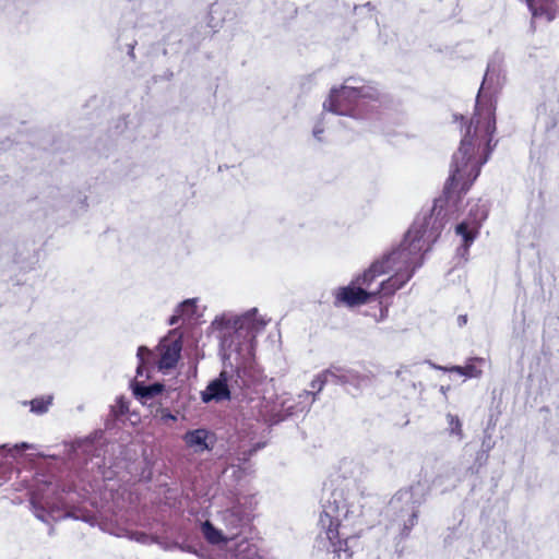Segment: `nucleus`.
<instances>
[{
	"instance_id": "19",
	"label": "nucleus",
	"mask_w": 559,
	"mask_h": 559,
	"mask_svg": "<svg viewBox=\"0 0 559 559\" xmlns=\"http://www.w3.org/2000/svg\"><path fill=\"white\" fill-rule=\"evenodd\" d=\"M234 559H261L257 545L247 539L237 544L234 554Z\"/></svg>"
},
{
	"instance_id": "3",
	"label": "nucleus",
	"mask_w": 559,
	"mask_h": 559,
	"mask_svg": "<svg viewBox=\"0 0 559 559\" xmlns=\"http://www.w3.org/2000/svg\"><path fill=\"white\" fill-rule=\"evenodd\" d=\"M448 222L442 206L435 203L429 214L418 216L397 247L374 260L368 270L357 277L361 285L370 287L372 282L386 273L409 274V280L424 264V253L437 241Z\"/></svg>"
},
{
	"instance_id": "38",
	"label": "nucleus",
	"mask_w": 559,
	"mask_h": 559,
	"mask_svg": "<svg viewBox=\"0 0 559 559\" xmlns=\"http://www.w3.org/2000/svg\"><path fill=\"white\" fill-rule=\"evenodd\" d=\"M323 534H324V530H322V532H320L319 537H322Z\"/></svg>"
},
{
	"instance_id": "39",
	"label": "nucleus",
	"mask_w": 559,
	"mask_h": 559,
	"mask_svg": "<svg viewBox=\"0 0 559 559\" xmlns=\"http://www.w3.org/2000/svg\"><path fill=\"white\" fill-rule=\"evenodd\" d=\"M323 534H324V530H322V532H320L319 537H322Z\"/></svg>"
},
{
	"instance_id": "30",
	"label": "nucleus",
	"mask_w": 559,
	"mask_h": 559,
	"mask_svg": "<svg viewBox=\"0 0 559 559\" xmlns=\"http://www.w3.org/2000/svg\"><path fill=\"white\" fill-rule=\"evenodd\" d=\"M160 419L166 423L168 420H176V416L173 415L170 412H168L167 409H163L160 412Z\"/></svg>"
},
{
	"instance_id": "9",
	"label": "nucleus",
	"mask_w": 559,
	"mask_h": 559,
	"mask_svg": "<svg viewBox=\"0 0 559 559\" xmlns=\"http://www.w3.org/2000/svg\"><path fill=\"white\" fill-rule=\"evenodd\" d=\"M488 206L481 200L469 203L468 217L460 223L455 231L463 239V246L459 252L463 255L468 251L469 246L478 235L481 223L487 218Z\"/></svg>"
},
{
	"instance_id": "33",
	"label": "nucleus",
	"mask_w": 559,
	"mask_h": 559,
	"mask_svg": "<svg viewBox=\"0 0 559 559\" xmlns=\"http://www.w3.org/2000/svg\"><path fill=\"white\" fill-rule=\"evenodd\" d=\"M466 322H467V316L466 314H461V316L457 317V324L460 326L465 325Z\"/></svg>"
},
{
	"instance_id": "8",
	"label": "nucleus",
	"mask_w": 559,
	"mask_h": 559,
	"mask_svg": "<svg viewBox=\"0 0 559 559\" xmlns=\"http://www.w3.org/2000/svg\"><path fill=\"white\" fill-rule=\"evenodd\" d=\"M31 506L35 516L48 523L50 513L63 506L58 485L52 481L37 484L31 498Z\"/></svg>"
},
{
	"instance_id": "16",
	"label": "nucleus",
	"mask_w": 559,
	"mask_h": 559,
	"mask_svg": "<svg viewBox=\"0 0 559 559\" xmlns=\"http://www.w3.org/2000/svg\"><path fill=\"white\" fill-rule=\"evenodd\" d=\"M201 532L206 542L212 545L227 544L231 540L224 528H216L210 521L202 523Z\"/></svg>"
},
{
	"instance_id": "12",
	"label": "nucleus",
	"mask_w": 559,
	"mask_h": 559,
	"mask_svg": "<svg viewBox=\"0 0 559 559\" xmlns=\"http://www.w3.org/2000/svg\"><path fill=\"white\" fill-rule=\"evenodd\" d=\"M366 285H361L357 282H353L350 285L340 287L335 292V306H347L349 308L364 305L369 300H373L371 290L362 288Z\"/></svg>"
},
{
	"instance_id": "28",
	"label": "nucleus",
	"mask_w": 559,
	"mask_h": 559,
	"mask_svg": "<svg viewBox=\"0 0 559 559\" xmlns=\"http://www.w3.org/2000/svg\"><path fill=\"white\" fill-rule=\"evenodd\" d=\"M336 370H340V366H331L322 371L328 383L338 384V372Z\"/></svg>"
},
{
	"instance_id": "13",
	"label": "nucleus",
	"mask_w": 559,
	"mask_h": 559,
	"mask_svg": "<svg viewBox=\"0 0 559 559\" xmlns=\"http://www.w3.org/2000/svg\"><path fill=\"white\" fill-rule=\"evenodd\" d=\"M534 19L552 21L559 14V0H525Z\"/></svg>"
},
{
	"instance_id": "10",
	"label": "nucleus",
	"mask_w": 559,
	"mask_h": 559,
	"mask_svg": "<svg viewBox=\"0 0 559 559\" xmlns=\"http://www.w3.org/2000/svg\"><path fill=\"white\" fill-rule=\"evenodd\" d=\"M217 521L225 530L227 536L234 540L243 534L250 525V513L239 503L226 508L217 513Z\"/></svg>"
},
{
	"instance_id": "18",
	"label": "nucleus",
	"mask_w": 559,
	"mask_h": 559,
	"mask_svg": "<svg viewBox=\"0 0 559 559\" xmlns=\"http://www.w3.org/2000/svg\"><path fill=\"white\" fill-rule=\"evenodd\" d=\"M197 299H187L182 301L169 318V324L175 325L180 319H191L197 312Z\"/></svg>"
},
{
	"instance_id": "26",
	"label": "nucleus",
	"mask_w": 559,
	"mask_h": 559,
	"mask_svg": "<svg viewBox=\"0 0 559 559\" xmlns=\"http://www.w3.org/2000/svg\"><path fill=\"white\" fill-rule=\"evenodd\" d=\"M152 355V352L144 347V346H140L138 348V353H136V357L139 359V366L136 368V374L139 377H142L143 376V370H144V362H145V356H151Z\"/></svg>"
},
{
	"instance_id": "34",
	"label": "nucleus",
	"mask_w": 559,
	"mask_h": 559,
	"mask_svg": "<svg viewBox=\"0 0 559 559\" xmlns=\"http://www.w3.org/2000/svg\"><path fill=\"white\" fill-rule=\"evenodd\" d=\"M451 371H454L461 376H464V366H454L451 368Z\"/></svg>"
},
{
	"instance_id": "15",
	"label": "nucleus",
	"mask_w": 559,
	"mask_h": 559,
	"mask_svg": "<svg viewBox=\"0 0 559 559\" xmlns=\"http://www.w3.org/2000/svg\"><path fill=\"white\" fill-rule=\"evenodd\" d=\"M207 438L209 431L203 428L189 430L182 437L185 443L195 453H201L210 449Z\"/></svg>"
},
{
	"instance_id": "4",
	"label": "nucleus",
	"mask_w": 559,
	"mask_h": 559,
	"mask_svg": "<svg viewBox=\"0 0 559 559\" xmlns=\"http://www.w3.org/2000/svg\"><path fill=\"white\" fill-rule=\"evenodd\" d=\"M322 508L319 525L324 530L325 539L340 559H349L352 552L348 543L357 536L354 528L362 523L361 506L345 498L343 491L333 490L323 498Z\"/></svg>"
},
{
	"instance_id": "20",
	"label": "nucleus",
	"mask_w": 559,
	"mask_h": 559,
	"mask_svg": "<svg viewBox=\"0 0 559 559\" xmlns=\"http://www.w3.org/2000/svg\"><path fill=\"white\" fill-rule=\"evenodd\" d=\"M163 390L164 385L160 383L145 385L143 383L136 382L133 386L134 395L144 401L155 397L156 395L160 394Z\"/></svg>"
},
{
	"instance_id": "17",
	"label": "nucleus",
	"mask_w": 559,
	"mask_h": 559,
	"mask_svg": "<svg viewBox=\"0 0 559 559\" xmlns=\"http://www.w3.org/2000/svg\"><path fill=\"white\" fill-rule=\"evenodd\" d=\"M338 372V384L340 385H352L356 389H360L367 383V377L360 374L358 371L349 368L340 367Z\"/></svg>"
},
{
	"instance_id": "27",
	"label": "nucleus",
	"mask_w": 559,
	"mask_h": 559,
	"mask_svg": "<svg viewBox=\"0 0 559 559\" xmlns=\"http://www.w3.org/2000/svg\"><path fill=\"white\" fill-rule=\"evenodd\" d=\"M325 384H328V381L324 378L323 372H320L311 381V383H310L311 391L310 392H312L316 396L318 393H320L323 390Z\"/></svg>"
},
{
	"instance_id": "14",
	"label": "nucleus",
	"mask_w": 559,
	"mask_h": 559,
	"mask_svg": "<svg viewBox=\"0 0 559 559\" xmlns=\"http://www.w3.org/2000/svg\"><path fill=\"white\" fill-rule=\"evenodd\" d=\"M409 281V274L402 273L392 274L388 280L383 281L376 290H371L372 298H384L392 296L396 290L401 289Z\"/></svg>"
},
{
	"instance_id": "21",
	"label": "nucleus",
	"mask_w": 559,
	"mask_h": 559,
	"mask_svg": "<svg viewBox=\"0 0 559 559\" xmlns=\"http://www.w3.org/2000/svg\"><path fill=\"white\" fill-rule=\"evenodd\" d=\"M486 360L480 357H474L468 359L464 366V377L466 378H478L481 376L483 370L479 365H484Z\"/></svg>"
},
{
	"instance_id": "24",
	"label": "nucleus",
	"mask_w": 559,
	"mask_h": 559,
	"mask_svg": "<svg viewBox=\"0 0 559 559\" xmlns=\"http://www.w3.org/2000/svg\"><path fill=\"white\" fill-rule=\"evenodd\" d=\"M395 377L400 378L401 381L409 383L413 388H415V382L413 381V370L409 366H401L395 371Z\"/></svg>"
},
{
	"instance_id": "23",
	"label": "nucleus",
	"mask_w": 559,
	"mask_h": 559,
	"mask_svg": "<svg viewBox=\"0 0 559 559\" xmlns=\"http://www.w3.org/2000/svg\"><path fill=\"white\" fill-rule=\"evenodd\" d=\"M51 402V396L36 397L29 402L31 411L36 414H44L48 411Z\"/></svg>"
},
{
	"instance_id": "5",
	"label": "nucleus",
	"mask_w": 559,
	"mask_h": 559,
	"mask_svg": "<svg viewBox=\"0 0 559 559\" xmlns=\"http://www.w3.org/2000/svg\"><path fill=\"white\" fill-rule=\"evenodd\" d=\"M384 103V95L376 86L349 78L341 87L331 90L323 108L340 116L371 119L380 114Z\"/></svg>"
},
{
	"instance_id": "32",
	"label": "nucleus",
	"mask_w": 559,
	"mask_h": 559,
	"mask_svg": "<svg viewBox=\"0 0 559 559\" xmlns=\"http://www.w3.org/2000/svg\"><path fill=\"white\" fill-rule=\"evenodd\" d=\"M29 448H32V445L26 443V442H22L20 444H15L14 445V449L17 450V451L26 450V449H29Z\"/></svg>"
},
{
	"instance_id": "6",
	"label": "nucleus",
	"mask_w": 559,
	"mask_h": 559,
	"mask_svg": "<svg viewBox=\"0 0 559 559\" xmlns=\"http://www.w3.org/2000/svg\"><path fill=\"white\" fill-rule=\"evenodd\" d=\"M428 491L425 483L417 481L396 491L389 501L386 514L399 524L403 538L408 537L417 524L419 508L426 502Z\"/></svg>"
},
{
	"instance_id": "7",
	"label": "nucleus",
	"mask_w": 559,
	"mask_h": 559,
	"mask_svg": "<svg viewBox=\"0 0 559 559\" xmlns=\"http://www.w3.org/2000/svg\"><path fill=\"white\" fill-rule=\"evenodd\" d=\"M255 402L257 405L252 406V408H258L259 416L264 418L275 416L284 418L308 412L314 403V394L312 392L302 391L297 397L285 396L282 399L281 409L277 412H275L274 408H269L267 404H265L263 393L260 396V401L255 400Z\"/></svg>"
},
{
	"instance_id": "40",
	"label": "nucleus",
	"mask_w": 559,
	"mask_h": 559,
	"mask_svg": "<svg viewBox=\"0 0 559 559\" xmlns=\"http://www.w3.org/2000/svg\"><path fill=\"white\" fill-rule=\"evenodd\" d=\"M3 484V481H0V485Z\"/></svg>"
},
{
	"instance_id": "1",
	"label": "nucleus",
	"mask_w": 559,
	"mask_h": 559,
	"mask_svg": "<svg viewBox=\"0 0 559 559\" xmlns=\"http://www.w3.org/2000/svg\"><path fill=\"white\" fill-rule=\"evenodd\" d=\"M257 308H252L240 316L223 313L212 322V328L218 332L223 359L229 361L231 369L224 368L201 391L203 403H222L231 399L249 404L260 401L269 383L252 362L255 337L264 330L266 321L257 318Z\"/></svg>"
},
{
	"instance_id": "22",
	"label": "nucleus",
	"mask_w": 559,
	"mask_h": 559,
	"mask_svg": "<svg viewBox=\"0 0 559 559\" xmlns=\"http://www.w3.org/2000/svg\"><path fill=\"white\" fill-rule=\"evenodd\" d=\"M448 420V431L451 436H455L459 438V440H462L464 437L463 429H462V423L460 418L456 415L448 414L447 415Z\"/></svg>"
},
{
	"instance_id": "35",
	"label": "nucleus",
	"mask_w": 559,
	"mask_h": 559,
	"mask_svg": "<svg viewBox=\"0 0 559 559\" xmlns=\"http://www.w3.org/2000/svg\"><path fill=\"white\" fill-rule=\"evenodd\" d=\"M388 316V308H382L381 311H380V319L383 320L385 319Z\"/></svg>"
},
{
	"instance_id": "37",
	"label": "nucleus",
	"mask_w": 559,
	"mask_h": 559,
	"mask_svg": "<svg viewBox=\"0 0 559 559\" xmlns=\"http://www.w3.org/2000/svg\"><path fill=\"white\" fill-rule=\"evenodd\" d=\"M133 49H134L133 45H130L129 56H130L131 58H134Z\"/></svg>"
},
{
	"instance_id": "36",
	"label": "nucleus",
	"mask_w": 559,
	"mask_h": 559,
	"mask_svg": "<svg viewBox=\"0 0 559 559\" xmlns=\"http://www.w3.org/2000/svg\"><path fill=\"white\" fill-rule=\"evenodd\" d=\"M66 516H67V518L79 519V516H78V515H75V513H74V512H67Z\"/></svg>"
},
{
	"instance_id": "2",
	"label": "nucleus",
	"mask_w": 559,
	"mask_h": 559,
	"mask_svg": "<svg viewBox=\"0 0 559 559\" xmlns=\"http://www.w3.org/2000/svg\"><path fill=\"white\" fill-rule=\"evenodd\" d=\"M503 56L496 52L488 62L476 98L475 114L471 119L457 151L452 156L450 176L444 193L450 200L455 191L465 193L480 174L496 143L491 145L496 131L493 96L504 84Z\"/></svg>"
},
{
	"instance_id": "25",
	"label": "nucleus",
	"mask_w": 559,
	"mask_h": 559,
	"mask_svg": "<svg viewBox=\"0 0 559 559\" xmlns=\"http://www.w3.org/2000/svg\"><path fill=\"white\" fill-rule=\"evenodd\" d=\"M128 402L123 396H118L111 406V413L115 417L124 415L128 412Z\"/></svg>"
},
{
	"instance_id": "31",
	"label": "nucleus",
	"mask_w": 559,
	"mask_h": 559,
	"mask_svg": "<svg viewBox=\"0 0 559 559\" xmlns=\"http://www.w3.org/2000/svg\"><path fill=\"white\" fill-rule=\"evenodd\" d=\"M132 538H134L135 540H138V542H140V543L145 544V543H147V542H148L150 536H148V535H146L145 533H134V534L132 535Z\"/></svg>"
},
{
	"instance_id": "11",
	"label": "nucleus",
	"mask_w": 559,
	"mask_h": 559,
	"mask_svg": "<svg viewBox=\"0 0 559 559\" xmlns=\"http://www.w3.org/2000/svg\"><path fill=\"white\" fill-rule=\"evenodd\" d=\"M158 350L160 353L158 361L159 369H171L176 367L182 350V334L177 329L171 330L168 335L160 341Z\"/></svg>"
},
{
	"instance_id": "29",
	"label": "nucleus",
	"mask_w": 559,
	"mask_h": 559,
	"mask_svg": "<svg viewBox=\"0 0 559 559\" xmlns=\"http://www.w3.org/2000/svg\"><path fill=\"white\" fill-rule=\"evenodd\" d=\"M324 132V126H323V116L317 121V123L313 127L312 135L316 140L319 142H322V134Z\"/></svg>"
}]
</instances>
